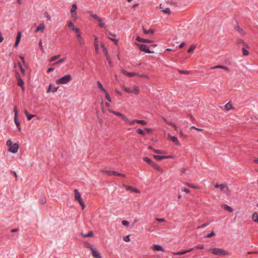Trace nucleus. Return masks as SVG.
Returning <instances> with one entry per match:
<instances>
[{"label":"nucleus","mask_w":258,"mask_h":258,"mask_svg":"<svg viewBox=\"0 0 258 258\" xmlns=\"http://www.w3.org/2000/svg\"><path fill=\"white\" fill-rule=\"evenodd\" d=\"M210 250L212 251V252L217 255H227L229 254V252L226 250L219 248H214L213 249H211Z\"/></svg>","instance_id":"1"},{"label":"nucleus","mask_w":258,"mask_h":258,"mask_svg":"<svg viewBox=\"0 0 258 258\" xmlns=\"http://www.w3.org/2000/svg\"><path fill=\"white\" fill-rule=\"evenodd\" d=\"M72 80V77L70 75H67L64 77L60 78L56 81L57 84H66Z\"/></svg>","instance_id":"2"},{"label":"nucleus","mask_w":258,"mask_h":258,"mask_svg":"<svg viewBox=\"0 0 258 258\" xmlns=\"http://www.w3.org/2000/svg\"><path fill=\"white\" fill-rule=\"evenodd\" d=\"M136 44L137 46L139 47L140 50L142 51H144L146 53H154L153 51H151L148 46L145 44H139L138 43H136Z\"/></svg>","instance_id":"3"},{"label":"nucleus","mask_w":258,"mask_h":258,"mask_svg":"<svg viewBox=\"0 0 258 258\" xmlns=\"http://www.w3.org/2000/svg\"><path fill=\"white\" fill-rule=\"evenodd\" d=\"M77 6L76 4H73L71 9V13L72 17L76 20L78 18L77 14Z\"/></svg>","instance_id":"4"},{"label":"nucleus","mask_w":258,"mask_h":258,"mask_svg":"<svg viewBox=\"0 0 258 258\" xmlns=\"http://www.w3.org/2000/svg\"><path fill=\"white\" fill-rule=\"evenodd\" d=\"M76 33V34H77V40H78V41L79 42V43H80V45L81 47H84L85 46V43H84V40H83V37H82L81 35V33L80 32V30L79 29H78L77 31H75Z\"/></svg>","instance_id":"5"},{"label":"nucleus","mask_w":258,"mask_h":258,"mask_svg":"<svg viewBox=\"0 0 258 258\" xmlns=\"http://www.w3.org/2000/svg\"><path fill=\"white\" fill-rule=\"evenodd\" d=\"M19 146L18 144L15 143L13 144L9 148V151L13 153H16L18 152V149H19Z\"/></svg>","instance_id":"6"},{"label":"nucleus","mask_w":258,"mask_h":258,"mask_svg":"<svg viewBox=\"0 0 258 258\" xmlns=\"http://www.w3.org/2000/svg\"><path fill=\"white\" fill-rule=\"evenodd\" d=\"M215 187L216 188H220L221 190L224 191L225 192H227L229 191V188L226 184H219L218 183H216L215 185Z\"/></svg>","instance_id":"7"},{"label":"nucleus","mask_w":258,"mask_h":258,"mask_svg":"<svg viewBox=\"0 0 258 258\" xmlns=\"http://www.w3.org/2000/svg\"><path fill=\"white\" fill-rule=\"evenodd\" d=\"M103 173H106V174H107L108 175H116V176H121L122 177H125V175L124 174H121V173H117L115 171H110V170H107V171H103Z\"/></svg>","instance_id":"8"},{"label":"nucleus","mask_w":258,"mask_h":258,"mask_svg":"<svg viewBox=\"0 0 258 258\" xmlns=\"http://www.w3.org/2000/svg\"><path fill=\"white\" fill-rule=\"evenodd\" d=\"M74 194H75V199L76 201H77L78 202H80V201H83L81 198V194H80V192L78 189H75L74 190Z\"/></svg>","instance_id":"9"},{"label":"nucleus","mask_w":258,"mask_h":258,"mask_svg":"<svg viewBox=\"0 0 258 258\" xmlns=\"http://www.w3.org/2000/svg\"><path fill=\"white\" fill-rule=\"evenodd\" d=\"M45 28V26L44 23H41L37 27L35 30L36 32H38L40 31L41 33H43L44 29Z\"/></svg>","instance_id":"10"},{"label":"nucleus","mask_w":258,"mask_h":258,"mask_svg":"<svg viewBox=\"0 0 258 258\" xmlns=\"http://www.w3.org/2000/svg\"><path fill=\"white\" fill-rule=\"evenodd\" d=\"M168 138L174 142L176 145H179L180 144L178 141L177 138L175 136H171L170 135H168Z\"/></svg>","instance_id":"11"},{"label":"nucleus","mask_w":258,"mask_h":258,"mask_svg":"<svg viewBox=\"0 0 258 258\" xmlns=\"http://www.w3.org/2000/svg\"><path fill=\"white\" fill-rule=\"evenodd\" d=\"M234 29L241 35L244 36L245 35V32L241 28H240L239 25L235 26Z\"/></svg>","instance_id":"12"},{"label":"nucleus","mask_w":258,"mask_h":258,"mask_svg":"<svg viewBox=\"0 0 258 258\" xmlns=\"http://www.w3.org/2000/svg\"><path fill=\"white\" fill-rule=\"evenodd\" d=\"M92 255L95 258H102L99 252L95 248L91 251Z\"/></svg>","instance_id":"13"},{"label":"nucleus","mask_w":258,"mask_h":258,"mask_svg":"<svg viewBox=\"0 0 258 258\" xmlns=\"http://www.w3.org/2000/svg\"><path fill=\"white\" fill-rule=\"evenodd\" d=\"M124 187H125V189L126 190H132V191H133L137 193V194H139V193L140 192V191L138 189L135 188H133V187H132L131 186L124 185Z\"/></svg>","instance_id":"14"},{"label":"nucleus","mask_w":258,"mask_h":258,"mask_svg":"<svg viewBox=\"0 0 258 258\" xmlns=\"http://www.w3.org/2000/svg\"><path fill=\"white\" fill-rule=\"evenodd\" d=\"M216 69H223L226 71H228V72L229 71V69L228 67L220 66V65L216 66L211 68V69H212V70Z\"/></svg>","instance_id":"15"},{"label":"nucleus","mask_w":258,"mask_h":258,"mask_svg":"<svg viewBox=\"0 0 258 258\" xmlns=\"http://www.w3.org/2000/svg\"><path fill=\"white\" fill-rule=\"evenodd\" d=\"M101 47L103 49V51L104 53V55L106 57V59H109V58L110 57V56L109 55V54L107 52V50L106 48L105 47V45L104 44H102V45H101Z\"/></svg>","instance_id":"16"},{"label":"nucleus","mask_w":258,"mask_h":258,"mask_svg":"<svg viewBox=\"0 0 258 258\" xmlns=\"http://www.w3.org/2000/svg\"><path fill=\"white\" fill-rule=\"evenodd\" d=\"M94 46L95 47V51L97 53H99L100 52V49L99 47V45L97 42V37H94Z\"/></svg>","instance_id":"17"},{"label":"nucleus","mask_w":258,"mask_h":258,"mask_svg":"<svg viewBox=\"0 0 258 258\" xmlns=\"http://www.w3.org/2000/svg\"><path fill=\"white\" fill-rule=\"evenodd\" d=\"M21 37V32H18V34H17V38H16V42L15 44V46L16 47L18 46V45L20 42Z\"/></svg>","instance_id":"18"},{"label":"nucleus","mask_w":258,"mask_h":258,"mask_svg":"<svg viewBox=\"0 0 258 258\" xmlns=\"http://www.w3.org/2000/svg\"><path fill=\"white\" fill-rule=\"evenodd\" d=\"M144 33L145 34H152L154 32V30L152 29H150L149 30H147L145 28L144 26L142 27Z\"/></svg>","instance_id":"19"},{"label":"nucleus","mask_w":258,"mask_h":258,"mask_svg":"<svg viewBox=\"0 0 258 258\" xmlns=\"http://www.w3.org/2000/svg\"><path fill=\"white\" fill-rule=\"evenodd\" d=\"M152 249L157 251H164L163 248L160 245H154Z\"/></svg>","instance_id":"20"},{"label":"nucleus","mask_w":258,"mask_h":258,"mask_svg":"<svg viewBox=\"0 0 258 258\" xmlns=\"http://www.w3.org/2000/svg\"><path fill=\"white\" fill-rule=\"evenodd\" d=\"M143 159L144 161L146 162L147 163H148L150 165H152V166H153L154 164H155V163L154 162H153L150 158H149L147 157H144L143 158Z\"/></svg>","instance_id":"21"},{"label":"nucleus","mask_w":258,"mask_h":258,"mask_svg":"<svg viewBox=\"0 0 258 258\" xmlns=\"http://www.w3.org/2000/svg\"><path fill=\"white\" fill-rule=\"evenodd\" d=\"M17 79L18 85L21 87H23V85H24V82L23 80L20 77L19 75L17 76Z\"/></svg>","instance_id":"22"},{"label":"nucleus","mask_w":258,"mask_h":258,"mask_svg":"<svg viewBox=\"0 0 258 258\" xmlns=\"http://www.w3.org/2000/svg\"><path fill=\"white\" fill-rule=\"evenodd\" d=\"M68 27L71 29L72 30L76 31H77L79 28L75 27L72 22L70 21L69 22Z\"/></svg>","instance_id":"23"},{"label":"nucleus","mask_w":258,"mask_h":258,"mask_svg":"<svg viewBox=\"0 0 258 258\" xmlns=\"http://www.w3.org/2000/svg\"><path fill=\"white\" fill-rule=\"evenodd\" d=\"M89 13L90 15L94 19L97 20L98 22H101V19L99 18L97 15L93 14L92 12L89 11Z\"/></svg>","instance_id":"24"},{"label":"nucleus","mask_w":258,"mask_h":258,"mask_svg":"<svg viewBox=\"0 0 258 258\" xmlns=\"http://www.w3.org/2000/svg\"><path fill=\"white\" fill-rule=\"evenodd\" d=\"M24 112L27 116V118L28 120H30L33 117L35 116V115L30 114L27 110H25Z\"/></svg>","instance_id":"25"},{"label":"nucleus","mask_w":258,"mask_h":258,"mask_svg":"<svg viewBox=\"0 0 258 258\" xmlns=\"http://www.w3.org/2000/svg\"><path fill=\"white\" fill-rule=\"evenodd\" d=\"M252 219L254 222L258 223V214L256 212H254L252 214Z\"/></svg>","instance_id":"26"},{"label":"nucleus","mask_w":258,"mask_h":258,"mask_svg":"<svg viewBox=\"0 0 258 258\" xmlns=\"http://www.w3.org/2000/svg\"><path fill=\"white\" fill-rule=\"evenodd\" d=\"M97 86L98 87V88L103 92H105L106 90L105 89V88L103 87V86H102V84L101 83V82L100 81H97Z\"/></svg>","instance_id":"27"},{"label":"nucleus","mask_w":258,"mask_h":258,"mask_svg":"<svg viewBox=\"0 0 258 258\" xmlns=\"http://www.w3.org/2000/svg\"><path fill=\"white\" fill-rule=\"evenodd\" d=\"M66 57L62 58L60 59L59 60L54 62L52 64V65H53V66L58 65V64H59L60 63L63 62L66 60Z\"/></svg>","instance_id":"28"},{"label":"nucleus","mask_w":258,"mask_h":258,"mask_svg":"<svg viewBox=\"0 0 258 258\" xmlns=\"http://www.w3.org/2000/svg\"><path fill=\"white\" fill-rule=\"evenodd\" d=\"M139 87L137 86L134 87V89L132 90V93L138 94L139 93Z\"/></svg>","instance_id":"29"},{"label":"nucleus","mask_w":258,"mask_h":258,"mask_svg":"<svg viewBox=\"0 0 258 258\" xmlns=\"http://www.w3.org/2000/svg\"><path fill=\"white\" fill-rule=\"evenodd\" d=\"M153 167L155 169H156L158 172H160V173L163 172V170H162V169L160 167H159L158 165H157L156 164H154Z\"/></svg>","instance_id":"30"},{"label":"nucleus","mask_w":258,"mask_h":258,"mask_svg":"<svg viewBox=\"0 0 258 258\" xmlns=\"http://www.w3.org/2000/svg\"><path fill=\"white\" fill-rule=\"evenodd\" d=\"M15 122L18 127L19 131H21L20 122L18 121V118H14Z\"/></svg>","instance_id":"31"},{"label":"nucleus","mask_w":258,"mask_h":258,"mask_svg":"<svg viewBox=\"0 0 258 258\" xmlns=\"http://www.w3.org/2000/svg\"><path fill=\"white\" fill-rule=\"evenodd\" d=\"M225 108L226 110H229L232 108V105L230 102H228L225 105Z\"/></svg>","instance_id":"32"},{"label":"nucleus","mask_w":258,"mask_h":258,"mask_svg":"<svg viewBox=\"0 0 258 258\" xmlns=\"http://www.w3.org/2000/svg\"><path fill=\"white\" fill-rule=\"evenodd\" d=\"M237 43L238 44H242V45H243L244 46H245L247 48H248V45H247L245 43V42L242 40V39H238L237 40Z\"/></svg>","instance_id":"33"},{"label":"nucleus","mask_w":258,"mask_h":258,"mask_svg":"<svg viewBox=\"0 0 258 258\" xmlns=\"http://www.w3.org/2000/svg\"><path fill=\"white\" fill-rule=\"evenodd\" d=\"M94 235V233L92 231H90L88 232V234H82V235L83 236V237H92Z\"/></svg>","instance_id":"34"},{"label":"nucleus","mask_w":258,"mask_h":258,"mask_svg":"<svg viewBox=\"0 0 258 258\" xmlns=\"http://www.w3.org/2000/svg\"><path fill=\"white\" fill-rule=\"evenodd\" d=\"M109 112H111V113H113L114 114L117 115L120 117H121V116H122V115H123V114H122L120 112H116V111H113L112 110H109Z\"/></svg>","instance_id":"35"},{"label":"nucleus","mask_w":258,"mask_h":258,"mask_svg":"<svg viewBox=\"0 0 258 258\" xmlns=\"http://www.w3.org/2000/svg\"><path fill=\"white\" fill-rule=\"evenodd\" d=\"M136 122L137 123H140L142 125H145L147 124V122L145 120H138V119H136Z\"/></svg>","instance_id":"36"},{"label":"nucleus","mask_w":258,"mask_h":258,"mask_svg":"<svg viewBox=\"0 0 258 258\" xmlns=\"http://www.w3.org/2000/svg\"><path fill=\"white\" fill-rule=\"evenodd\" d=\"M153 157L157 160H161L164 159V156L154 155Z\"/></svg>","instance_id":"37"},{"label":"nucleus","mask_w":258,"mask_h":258,"mask_svg":"<svg viewBox=\"0 0 258 258\" xmlns=\"http://www.w3.org/2000/svg\"><path fill=\"white\" fill-rule=\"evenodd\" d=\"M60 55H57L52 56L49 60L50 62H52L55 61V60L57 59L59 57Z\"/></svg>","instance_id":"38"},{"label":"nucleus","mask_w":258,"mask_h":258,"mask_svg":"<svg viewBox=\"0 0 258 258\" xmlns=\"http://www.w3.org/2000/svg\"><path fill=\"white\" fill-rule=\"evenodd\" d=\"M137 132L138 134H139L143 136L146 135L145 133L142 129H141L140 128L137 130Z\"/></svg>","instance_id":"39"},{"label":"nucleus","mask_w":258,"mask_h":258,"mask_svg":"<svg viewBox=\"0 0 258 258\" xmlns=\"http://www.w3.org/2000/svg\"><path fill=\"white\" fill-rule=\"evenodd\" d=\"M162 12L167 14H170L171 13L170 10L168 8H166L165 9H163Z\"/></svg>","instance_id":"40"},{"label":"nucleus","mask_w":258,"mask_h":258,"mask_svg":"<svg viewBox=\"0 0 258 258\" xmlns=\"http://www.w3.org/2000/svg\"><path fill=\"white\" fill-rule=\"evenodd\" d=\"M136 76H139V74L136 73H129L127 74V76L130 77H132Z\"/></svg>","instance_id":"41"},{"label":"nucleus","mask_w":258,"mask_h":258,"mask_svg":"<svg viewBox=\"0 0 258 258\" xmlns=\"http://www.w3.org/2000/svg\"><path fill=\"white\" fill-rule=\"evenodd\" d=\"M85 245L87 248H89L91 251L92 250V249H94L93 246L89 243H85Z\"/></svg>","instance_id":"42"},{"label":"nucleus","mask_w":258,"mask_h":258,"mask_svg":"<svg viewBox=\"0 0 258 258\" xmlns=\"http://www.w3.org/2000/svg\"><path fill=\"white\" fill-rule=\"evenodd\" d=\"M105 94V97H106V99L109 101V102H111V98L109 96V94L106 92L105 91V92H104Z\"/></svg>","instance_id":"43"},{"label":"nucleus","mask_w":258,"mask_h":258,"mask_svg":"<svg viewBox=\"0 0 258 258\" xmlns=\"http://www.w3.org/2000/svg\"><path fill=\"white\" fill-rule=\"evenodd\" d=\"M242 52H243V55L246 56V55H248V54H249L248 51L247 50H246L244 47L242 48Z\"/></svg>","instance_id":"44"},{"label":"nucleus","mask_w":258,"mask_h":258,"mask_svg":"<svg viewBox=\"0 0 258 258\" xmlns=\"http://www.w3.org/2000/svg\"><path fill=\"white\" fill-rule=\"evenodd\" d=\"M224 208L228 210V211L229 212H232L233 211V209L231 207H230V206H228V205H224Z\"/></svg>","instance_id":"45"},{"label":"nucleus","mask_w":258,"mask_h":258,"mask_svg":"<svg viewBox=\"0 0 258 258\" xmlns=\"http://www.w3.org/2000/svg\"><path fill=\"white\" fill-rule=\"evenodd\" d=\"M108 38L111 40L115 44H117L118 42V40L117 39L112 38L110 37H108Z\"/></svg>","instance_id":"46"},{"label":"nucleus","mask_w":258,"mask_h":258,"mask_svg":"<svg viewBox=\"0 0 258 258\" xmlns=\"http://www.w3.org/2000/svg\"><path fill=\"white\" fill-rule=\"evenodd\" d=\"M178 72L180 74H185L186 75H188V74H190V72L189 71H182V70H179Z\"/></svg>","instance_id":"47"},{"label":"nucleus","mask_w":258,"mask_h":258,"mask_svg":"<svg viewBox=\"0 0 258 258\" xmlns=\"http://www.w3.org/2000/svg\"><path fill=\"white\" fill-rule=\"evenodd\" d=\"M166 122L168 123V124L171 125V126H173L176 131H177V127L176 126V125L174 123H172V122H168L166 121Z\"/></svg>","instance_id":"48"},{"label":"nucleus","mask_w":258,"mask_h":258,"mask_svg":"<svg viewBox=\"0 0 258 258\" xmlns=\"http://www.w3.org/2000/svg\"><path fill=\"white\" fill-rule=\"evenodd\" d=\"M195 47L196 46L195 45L191 46L187 50V52H191L195 49Z\"/></svg>","instance_id":"49"},{"label":"nucleus","mask_w":258,"mask_h":258,"mask_svg":"<svg viewBox=\"0 0 258 258\" xmlns=\"http://www.w3.org/2000/svg\"><path fill=\"white\" fill-rule=\"evenodd\" d=\"M153 151L157 154H162L163 153V151L160 150H153Z\"/></svg>","instance_id":"50"},{"label":"nucleus","mask_w":258,"mask_h":258,"mask_svg":"<svg viewBox=\"0 0 258 258\" xmlns=\"http://www.w3.org/2000/svg\"><path fill=\"white\" fill-rule=\"evenodd\" d=\"M121 119L124 120L125 123L127 124V122H128V120L129 119L125 116H124V115H122V116H121Z\"/></svg>","instance_id":"51"},{"label":"nucleus","mask_w":258,"mask_h":258,"mask_svg":"<svg viewBox=\"0 0 258 258\" xmlns=\"http://www.w3.org/2000/svg\"><path fill=\"white\" fill-rule=\"evenodd\" d=\"M209 222L205 223L203 224V225H202L201 226L198 227V228H205V227H207L208 225H209Z\"/></svg>","instance_id":"52"},{"label":"nucleus","mask_w":258,"mask_h":258,"mask_svg":"<svg viewBox=\"0 0 258 258\" xmlns=\"http://www.w3.org/2000/svg\"><path fill=\"white\" fill-rule=\"evenodd\" d=\"M215 235L214 231H212L210 233L206 236V238H211Z\"/></svg>","instance_id":"53"},{"label":"nucleus","mask_w":258,"mask_h":258,"mask_svg":"<svg viewBox=\"0 0 258 258\" xmlns=\"http://www.w3.org/2000/svg\"><path fill=\"white\" fill-rule=\"evenodd\" d=\"M124 90L127 93H132V90L128 87H124Z\"/></svg>","instance_id":"54"},{"label":"nucleus","mask_w":258,"mask_h":258,"mask_svg":"<svg viewBox=\"0 0 258 258\" xmlns=\"http://www.w3.org/2000/svg\"><path fill=\"white\" fill-rule=\"evenodd\" d=\"M14 112H15L14 118H18V111L16 107L14 108Z\"/></svg>","instance_id":"55"},{"label":"nucleus","mask_w":258,"mask_h":258,"mask_svg":"<svg viewBox=\"0 0 258 258\" xmlns=\"http://www.w3.org/2000/svg\"><path fill=\"white\" fill-rule=\"evenodd\" d=\"M46 203V200L44 198V197H42L40 199V203L41 204H44Z\"/></svg>","instance_id":"56"},{"label":"nucleus","mask_w":258,"mask_h":258,"mask_svg":"<svg viewBox=\"0 0 258 258\" xmlns=\"http://www.w3.org/2000/svg\"><path fill=\"white\" fill-rule=\"evenodd\" d=\"M135 122H136V120H134L132 121L129 120L128 122H127V124H129V125H134Z\"/></svg>","instance_id":"57"},{"label":"nucleus","mask_w":258,"mask_h":258,"mask_svg":"<svg viewBox=\"0 0 258 258\" xmlns=\"http://www.w3.org/2000/svg\"><path fill=\"white\" fill-rule=\"evenodd\" d=\"M39 46L40 47V49H41L42 52H44V48L43 47V45H42V41H40L39 42Z\"/></svg>","instance_id":"58"},{"label":"nucleus","mask_w":258,"mask_h":258,"mask_svg":"<svg viewBox=\"0 0 258 258\" xmlns=\"http://www.w3.org/2000/svg\"><path fill=\"white\" fill-rule=\"evenodd\" d=\"M6 144L9 147H10L13 145V143L11 140H9L7 141Z\"/></svg>","instance_id":"59"},{"label":"nucleus","mask_w":258,"mask_h":258,"mask_svg":"<svg viewBox=\"0 0 258 258\" xmlns=\"http://www.w3.org/2000/svg\"><path fill=\"white\" fill-rule=\"evenodd\" d=\"M143 42L152 43L153 42V41L150 39H144Z\"/></svg>","instance_id":"60"},{"label":"nucleus","mask_w":258,"mask_h":258,"mask_svg":"<svg viewBox=\"0 0 258 258\" xmlns=\"http://www.w3.org/2000/svg\"><path fill=\"white\" fill-rule=\"evenodd\" d=\"M186 253V251H185V250L184 251H179V252H176L174 254H176V255H182L183 254H185Z\"/></svg>","instance_id":"61"},{"label":"nucleus","mask_w":258,"mask_h":258,"mask_svg":"<svg viewBox=\"0 0 258 258\" xmlns=\"http://www.w3.org/2000/svg\"><path fill=\"white\" fill-rule=\"evenodd\" d=\"M123 240L125 242H129L130 241L129 235L124 237Z\"/></svg>","instance_id":"62"},{"label":"nucleus","mask_w":258,"mask_h":258,"mask_svg":"<svg viewBox=\"0 0 258 258\" xmlns=\"http://www.w3.org/2000/svg\"><path fill=\"white\" fill-rule=\"evenodd\" d=\"M44 16L48 20H50V18H51V17L48 14V13L47 12H45L44 13Z\"/></svg>","instance_id":"63"},{"label":"nucleus","mask_w":258,"mask_h":258,"mask_svg":"<svg viewBox=\"0 0 258 258\" xmlns=\"http://www.w3.org/2000/svg\"><path fill=\"white\" fill-rule=\"evenodd\" d=\"M122 224H123V225H124V226H128V225H129V224H130L129 222H128V221H126V220H123V221H122Z\"/></svg>","instance_id":"64"}]
</instances>
